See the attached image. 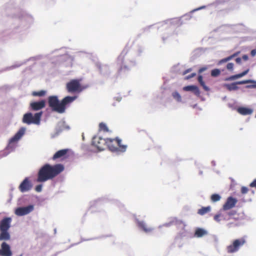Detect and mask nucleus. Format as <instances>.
<instances>
[{
  "mask_svg": "<svg viewBox=\"0 0 256 256\" xmlns=\"http://www.w3.org/2000/svg\"><path fill=\"white\" fill-rule=\"evenodd\" d=\"M210 210V206L202 207V208L198 210V214L201 216H202L206 214L207 212H209Z\"/></svg>",
  "mask_w": 256,
  "mask_h": 256,
  "instance_id": "obj_27",
  "label": "nucleus"
},
{
  "mask_svg": "<svg viewBox=\"0 0 256 256\" xmlns=\"http://www.w3.org/2000/svg\"><path fill=\"white\" fill-rule=\"evenodd\" d=\"M42 186L41 184H39V185H38L36 187V190L38 192H41L42 190Z\"/></svg>",
  "mask_w": 256,
  "mask_h": 256,
  "instance_id": "obj_37",
  "label": "nucleus"
},
{
  "mask_svg": "<svg viewBox=\"0 0 256 256\" xmlns=\"http://www.w3.org/2000/svg\"><path fill=\"white\" fill-rule=\"evenodd\" d=\"M42 114V112H36L34 115L30 112L25 114L23 116L22 122L27 124H33L39 125Z\"/></svg>",
  "mask_w": 256,
  "mask_h": 256,
  "instance_id": "obj_5",
  "label": "nucleus"
},
{
  "mask_svg": "<svg viewBox=\"0 0 256 256\" xmlns=\"http://www.w3.org/2000/svg\"><path fill=\"white\" fill-rule=\"evenodd\" d=\"M183 90L184 91H192L194 94L197 96L200 95V91L198 87L196 86H188L183 88Z\"/></svg>",
  "mask_w": 256,
  "mask_h": 256,
  "instance_id": "obj_18",
  "label": "nucleus"
},
{
  "mask_svg": "<svg viewBox=\"0 0 256 256\" xmlns=\"http://www.w3.org/2000/svg\"><path fill=\"white\" fill-rule=\"evenodd\" d=\"M207 232L203 228H198L196 229L194 236L198 238H200L206 235Z\"/></svg>",
  "mask_w": 256,
  "mask_h": 256,
  "instance_id": "obj_23",
  "label": "nucleus"
},
{
  "mask_svg": "<svg viewBox=\"0 0 256 256\" xmlns=\"http://www.w3.org/2000/svg\"><path fill=\"white\" fill-rule=\"evenodd\" d=\"M170 223L172 224H175V225L177 224H181L182 226V227H184V224L182 222L178 221L177 220H174L172 222H171Z\"/></svg>",
  "mask_w": 256,
  "mask_h": 256,
  "instance_id": "obj_33",
  "label": "nucleus"
},
{
  "mask_svg": "<svg viewBox=\"0 0 256 256\" xmlns=\"http://www.w3.org/2000/svg\"><path fill=\"white\" fill-rule=\"evenodd\" d=\"M248 191V188L245 186H242L241 188V192L242 194H246Z\"/></svg>",
  "mask_w": 256,
  "mask_h": 256,
  "instance_id": "obj_35",
  "label": "nucleus"
},
{
  "mask_svg": "<svg viewBox=\"0 0 256 256\" xmlns=\"http://www.w3.org/2000/svg\"><path fill=\"white\" fill-rule=\"evenodd\" d=\"M256 54V50H253L251 51V54L252 56H254Z\"/></svg>",
  "mask_w": 256,
  "mask_h": 256,
  "instance_id": "obj_43",
  "label": "nucleus"
},
{
  "mask_svg": "<svg viewBox=\"0 0 256 256\" xmlns=\"http://www.w3.org/2000/svg\"><path fill=\"white\" fill-rule=\"evenodd\" d=\"M0 252L1 256H12L10 246L5 242L2 244Z\"/></svg>",
  "mask_w": 256,
  "mask_h": 256,
  "instance_id": "obj_15",
  "label": "nucleus"
},
{
  "mask_svg": "<svg viewBox=\"0 0 256 256\" xmlns=\"http://www.w3.org/2000/svg\"><path fill=\"white\" fill-rule=\"evenodd\" d=\"M46 92L44 90H40L38 92H33L32 95L34 96H43L46 95Z\"/></svg>",
  "mask_w": 256,
  "mask_h": 256,
  "instance_id": "obj_28",
  "label": "nucleus"
},
{
  "mask_svg": "<svg viewBox=\"0 0 256 256\" xmlns=\"http://www.w3.org/2000/svg\"><path fill=\"white\" fill-rule=\"evenodd\" d=\"M238 200L236 198L232 196L228 197L226 203L223 206V210H226L232 208L235 206Z\"/></svg>",
  "mask_w": 256,
  "mask_h": 256,
  "instance_id": "obj_14",
  "label": "nucleus"
},
{
  "mask_svg": "<svg viewBox=\"0 0 256 256\" xmlns=\"http://www.w3.org/2000/svg\"><path fill=\"white\" fill-rule=\"evenodd\" d=\"M121 142V140L118 138H107L106 146L112 152H126L127 146L122 144Z\"/></svg>",
  "mask_w": 256,
  "mask_h": 256,
  "instance_id": "obj_3",
  "label": "nucleus"
},
{
  "mask_svg": "<svg viewBox=\"0 0 256 256\" xmlns=\"http://www.w3.org/2000/svg\"><path fill=\"white\" fill-rule=\"evenodd\" d=\"M98 68L102 74H106L109 72V67L106 64L98 65Z\"/></svg>",
  "mask_w": 256,
  "mask_h": 256,
  "instance_id": "obj_25",
  "label": "nucleus"
},
{
  "mask_svg": "<svg viewBox=\"0 0 256 256\" xmlns=\"http://www.w3.org/2000/svg\"><path fill=\"white\" fill-rule=\"evenodd\" d=\"M237 110L238 113L242 115H249L251 114L252 112V109L245 107L238 108Z\"/></svg>",
  "mask_w": 256,
  "mask_h": 256,
  "instance_id": "obj_20",
  "label": "nucleus"
},
{
  "mask_svg": "<svg viewBox=\"0 0 256 256\" xmlns=\"http://www.w3.org/2000/svg\"><path fill=\"white\" fill-rule=\"evenodd\" d=\"M250 187H255L256 188V178L250 184Z\"/></svg>",
  "mask_w": 256,
  "mask_h": 256,
  "instance_id": "obj_40",
  "label": "nucleus"
},
{
  "mask_svg": "<svg viewBox=\"0 0 256 256\" xmlns=\"http://www.w3.org/2000/svg\"><path fill=\"white\" fill-rule=\"evenodd\" d=\"M10 234L8 231H0V241L2 240H8L10 239Z\"/></svg>",
  "mask_w": 256,
  "mask_h": 256,
  "instance_id": "obj_24",
  "label": "nucleus"
},
{
  "mask_svg": "<svg viewBox=\"0 0 256 256\" xmlns=\"http://www.w3.org/2000/svg\"><path fill=\"white\" fill-rule=\"evenodd\" d=\"M46 102L45 100H41L38 102H30V106L32 110L38 111L44 108L46 106Z\"/></svg>",
  "mask_w": 256,
  "mask_h": 256,
  "instance_id": "obj_12",
  "label": "nucleus"
},
{
  "mask_svg": "<svg viewBox=\"0 0 256 256\" xmlns=\"http://www.w3.org/2000/svg\"><path fill=\"white\" fill-rule=\"evenodd\" d=\"M22 256V254H20V256Z\"/></svg>",
  "mask_w": 256,
  "mask_h": 256,
  "instance_id": "obj_46",
  "label": "nucleus"
},
{
  "mask_svg": "<svg viewBox=\"0 0 256 256\" xmlns=\"http://www.w3.org/2000/svg\"><path fill=\"white\" fill-rule=\"evenodd\" d=\"M12 218L9 217L4 218L0 222V231H8L10 227Z\"/></svg>",
  "mask_w": 256,
  "mask_h": 256,
  "instance_id": "obj_13",
  "label": "nucleus"
},
{
  "mask_svg": "<svg viewBox=\"0 0 256 256\" xmlns=\"http://www.w3.org/2000/svg\"><path fill=\"white\" fill-rule=\"evenodd\" d=\"M248 71H249V70L248 69V70H246L245 71H244V72H241L240 74H236V75H234V76H232L230 77L226 78V80H235L236 78H238L242 77L243 76H244L246 74L248 73Z\"/></svg>",
  "mask_w": 256,
  "mask_h": 256,
  "instance_id": "obj_21",
  "label": "nucleus"
},
{
  "mask_svg": "<svg viewBox=\"0 0 256 256\" xmlns=\"http://www.w3.org/2000/svg\"><path fill=\"white\" fill-rule=\"evenodd\" d=\"M248 56L247 55H244L242 56V58L244 60H248Z\"/></svg>",
  "mask_w": 256,
  "mask_h": 256,
  "instance_id": "obj_44",
  "label": "nucleus"
},
{
  "mask_svg": "<svg viewBox=\"0 0 256 256\" xmlns=\"http://www.w3.org/2000/svg\"><path fill=\"white\" fill-rule=\"evenodd\" d=\"M196 76V74L194 72V73H192L191 74H190L186 76L185 78V80H189L192 78H194V77L195 76Z\"/></svg>",
  "mask_w": 256,
  "mask_h": 256,
  "instance_id": "obj_36",
  "label": "nucleus"
},
{
  "mask_svg": "<svg viewBox=\"0 0 256 256\" xmlns=\"http://www.w3.org/2000/svg\"><path fill=\"white\" fill-rule=\"evenodd\" d=\"M32 187V184L28 178H26L18 186L20 191L25 192L30 190Z\"/></svg>",
  "mask_w": 256,
  "mask_h": 256,
  "instance_id": "obj_10",
  "label": "nucleus"
},
{
  "mask_svg": "<svg viewBox=\"0 0 256 256\" xmlns=\"http://www.w3.org/2000/svg\"><path fill=\"white\" fill-rule=\"evenodd\" d=\"M26 129L24 128H21L15 134V135L10 140V143H12L18 140L25 132Z\"/></svg>",
  "mask_w": 256,
  "mask_h": 256,
  "instance_id": "obj_17",
  "label": "nucleus"
},
{
  "mask_svg": "<svg viewBox=\"0 0 256 256\" xmlns=\"http://www.w3.org/2000/svg\"><path fill=\"white\" fill-rule=\"evenodd\" d=\"M221 198L220 196L218 194H213L211 196L210 200L212 202H216L219 201Z\"/></svg>",
  "mask_w": 256,
  "mask_h": 256,
  "instance_id": "obj_29",
  "label": "nucleus"
},
{
  "mask_svg": "<svg viewBox=\"0 0 256 256\" xmlns=\"http://www.w3.org/2000/svg\"><path fill=\"white\" fill-rule=\"evenodd\" d=\"M246 243L244 237L234 240L232 243L227 246L226 251L228 254H232L238 252L240 247Z\"/></svg>",
  "mask_w": 256,
  "mask_h": 256,
  "instance_id": "obj_6",
  "label": "nucleus"
},
{
  "mask_svg": "<svg viewBox=\"0 0 256 256\" xmlns=\"http://www.w3.org/2000/svg\"><path fill=\"white\" fill-rule=\"evenodd\" d=\"M220 74V70L219 69H214L211 71V76L214 77H216L219 76Z\"/></svg>",
  "mask_w": 256,
  "mask_h": 256,
  "instance_id": "obj_31",
  "label": "nucleus"
},
{
  "mask_svg": "<svg viewBox=\"0 0 256 256\" xmlns=\"http://www.w3.org/2000/svg\"><path fill=\"white\" fill-rule=\"evenodd\" d=\"M67 152L68 150L66 149L60 150L56 152V154L54 155L52 160H55L56 159L62 158L66 155Z\"/></svg>",
  "mask_w": 256,
  "mask_h": 256,
  "instance_id": "obj_19",
  "label": "nucleus"
},
{
  "mask_svg": "<svg viewBox=\"0 0 256 256\" xmlns=\"http://www.w3.org/2000/svg\"><path fill=\"white\" fill-rule=\"evenodd\" d=\"M99 128L100 130H102L104 132H108V129L106 125L103 122H101L99 124Z\"/></svg>",
  "mask_w": 256,
  "mask_h": 256,
  "instance_id": "obj_32",
  "label": "nucleus"
},
{
  "mask_svg": "<svg viewBox=\"0 0 256 256\" xmlns=\"http://www.w3.org/2000/svg\"><path fill=\"white\" fill-rule=\"evenodd\" d=\"M76 98V96H67L64 98L60 102L56 96H48V104L52 110L60 114L65 112L66 105L72 102Z\"/></svg>",
  "mask_w": 256,
  "mask_h": 256,
  "instance_id": "obj_2",
  "label": "nucleus"
},
{
  "mask_svg": "<svg viewBox=\"0 0 256 256\" xmlns=\"http://www.w3.org/2000/svg\"><path fill=\"white\" fill-rule=\"evenodd\" d=\"M198 80L200 85L203 88L205 91L208 92L210 90V88L206 85L205 82L203 80V78L202 76H198Z\"/></svg>",
  "mask_w": 256,
  "mask_h": 256,
  "instance_id": "obj_26",
  "label": "nucleus"
},
{
  "mask_svg": "<svg viewBox=\"0 0 256 256\" xmlns=\"http://www.w3.org/2000/svg\"><path fill=\"white\" fill-rule=\"evenodd\" d=\"M242 214H238L235 210H232L227 213V215L224 218L226 220L230 221L228 222L226 226L228 228L237 226L239 225V220L242 218Z\"/></svg>",
  "mask_w": 256,
  "mask_h": 256,
  "instance_id": "obj_4",
  "label": "nucleus"
},
{
  "mask_svg": "<svg viewBox=\"0 0 256 256\" xmlns=\"http://www.w3.org/2000/svg\"><path fill=\"white\" fill-rule=\"evenodd\" d=\"M80 80L74 79L68 82L66 88L68 92H80L83 90V88L80 84Z\"/></svg>",
  "mask_w": 256,
  "mask_h": 256,
  "instance_id": "obj_7",
  "label": "nucleus"
},
{
  "mask_svg": "<svg viewBox=\"0 0 256 256\" xmlns=\"http://www.w3.org/2000/svg\"><path fill=\"white\" fill-rule=\"evenodd\" d=\"M206 68H200V70H198V72L199 73H202V72L206 70Z\"/></svg>",
  "mask_w": 256,
  "mask_h": 256,
  "instance_id": "obj_42",
  "label": "nucleus"
},
{
  "mask_svg": "<svg viewBox=\"0 0 256 256\" xmlns=\"http://www.w3.org/2000/svg\"><path fill=\"white\" fill-rule=\"evenodd\" d=\"M136 224L140 228L142 229L146 233L150 232L154 230L152 228L148 226L146 223L143 221H140L138 220H136Z\"/></svg>",
  "mask_w": 256,
  "mask_h": 256,
  "instance_id": "obj_16",
  "label": "nucleus"
},
{
  "mask_svg": "<svg viewBox=\"0 0 256 256\" xmlns=\"http://www.w3.org/2000/svg\"><path fill=\"white\" fill-rule=\"evenodd\" d=\"M220 215L218 214H216L214 216V220L218 222H219L220 221Z\"/></svg>",
  "mask_w": 256,
  "mask_h": 256,
  "instance_id": "obj_38",
  "label": "nucleus"
},
{
  "mask_svg": "<svg viewBox=\"0 0 256 256\" xmlns=\"http://www.w3.org/2000/svg\"><path fill=\"white\" fill-rule=\"evenodd\" d=\"M92 144L98 150H103L106 146L107 138L104 139L98 136H94L92 138Z\"/></svg>",
  "mask_w": 256,
  "mask_h": 256,
  "instance_id": "obj_8",
  "label": "nucleus"
},
{
  "mask_svg": "<svg viewBox=\"0 0 256 256\" xmlns=\"http://www.w3.org/2000/svg\"><path fill=\"white\" fill-rule=\"evenodd\" d=\"M230 0H218L219 3H224L229 1Z\"/></svg>",
  "mask_w": 256,
  "mask_h": 256,
  "instance_id": "obj_45",
  "label": "nucleus"
},
{
  "mask_svg": "<svg viewBox=\"0 0 256 256\" xmlns=\"http://www.w3.org/2000/svg\"><path fill=\"white\" fill-rule=\"evenodd\" d=\"M236 62L237 64H240L242 62V58H238L236 59Z\"/></svg>",
  "mask_w": 256,
  "mask_h": 256,
  "instance_id": "obj_41",
  "label": "nucleus"
},
{
  "mask_svg": "<svg viewBox=\"0 0 256 256\" xmlns=\"http://www.w3.org/2000/svg\"><path fill=\"white\" fill-rule=\"evenodd\" d=\"M253 81L251 80H242L237 82H236L232 83L230 84H224V86L228 90L232 91V90H234L238 89V86H237V84H249L250 82H252ZM254 84L252 86H248V87H251L253 88H256V82H254Z\"/></svg>",
  "mask_w": 256,
  "mask_h": 256,
  "instance_id": "obj_9",
  "label": "nucleus"
},
{
  "mask_svg": "<svg viewBox=\"0 0 256 256\" xmlns=\"http://www.w3.org/2000/svg\"><path fill=\"white\" fill-rule=\"evenodd\" d=\"M34 210V206L29 205L24 207H19L15 210V214L18 216H22L28 214Z\"/></svg>",
  "mask_w": 256,
  "mask_h": 256,
  "instance_id": "obj_11",
  "label": "nucleus"
},
{
  "mask_svg": "<svg viewBox=\"0 0 256 256\" xmlns=\"http://www.w3.org/2000/svg\"><path fill=\"white\" fill-rule=\"evenodd\" d=\"M234 64L233 63H232V62L228 63L226 65V68L228 70L232 71V70H233V69H234Z\"/></svg>",
  "mask_w": 256,
  "mask_h": 256,
  "instance_id": "obj_34",
  "label": "nucleus"
},
{
  "mask_svg": "<svg viewBox=\"0 0 256 256\" xmlns=\"http://www.w3.org/2000/svg\"><path fill=\"white\" fill-rule=\"evenodd\" d=\"M64 168V166L60 164L53 166L45 164L40 169L36 181L40 182L52 180L60 174Z\"/></svg>",
  "mask_w": 256,
  "mask_h": 256,
  "instance_id": "obj_1",
  "label": "nucleus"
},
{
  "mask_svg": "<svg viewBox=\"0 0 256 256\" xmlns=\"http://www.w3.org/2000/svg\"><path fill=\"white\" fill-rule=\"evenodd\" d=\"M240 53V52H236L234 53V54H232V55L220 60L218 62V64H220L224 62H226L232 60L234 57L238 56Z\"/></svg>",
  "mask_w": 256,
  "mask_h": 256,
  "instance_id": "obj_22",
  "label": "nucleus"
},
{
  "mask_svg": "<svg viewBox=\"0 0 256 256\" xmlns=\"http://www.w3.org/2000/svg\"><path fill=\"white\" fill-rule=\"evenodd\" d=\"M173 98L176 100L178 102H180L182 101V98L180 94L177 92H174L172 94Z\"/></svg>",
  "mask_w": 256,
  "mask_h": 256,
  "instance_id": "obj_30",
  "label": "nucleus"
},
{
  "mask_svg": "<svg viewBox=\"0 0 256 256\" xmlns=\"http://www.w3.org/2000/svg\"><path fill=\"white\" fill-rule=\"evenodd\" d=\"M192 70V68H188L182 72V75H186V74L190 72Z\"/></svg>",
  "mask_w": 256,
  "mask_h": 256,
  "instance_id": "obj_39",
  "label": "nucleus"
}]
</instances>
